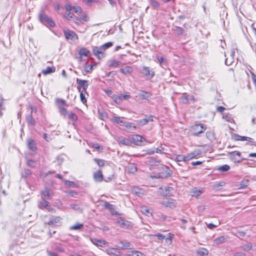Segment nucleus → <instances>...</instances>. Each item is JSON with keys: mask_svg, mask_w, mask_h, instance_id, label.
Listing matches in <instances>:
<instances>
[{"mask_svg": "<svg viewBox=\"0 0 256 256\" xmlns=\"http://www.w3.org/2000/svg\"><path fill=\"white\" fill-rule=\"evenodd\" d=\"M39 21L48 28H54L56 26L55 22L49 17L45 12L44 9H42L38 14Z\"/></svg>", "mask_w": 256, "mask_h": 256, "instance_id": "nucleus-1", "label": "nucleus"}, {"mask_svg": "<svg viewBox=\"0 0 256 256\" xmlns=\"http://www.w3.org/2000/svg\"><path fill=\"white\" fill-rule=\"evenodd\" d=\"M113 45L112 42L105 43L100 47L94 46L92 49V52L100 60L104 57V51L110 48Z\"/></svg>", "mask_w": 256, "mask_h": 256, "instance_id": "nucleus-2", "label": "nucleus"}, {"mask_svg": "<svg viewBox=\"0 0 256 256\" xmlns=\"http://www.w3.org/2000/svg\"><path fill=\"white\" fill-rule=\"evenodd\" d=\"M206 128V125L204 124H196L192 127V134L194 136H198L204 133Z\"/></svg>", "mask_w": 256, "mask_h": 256, "instance_id": "nucleus-3", "label": "nucleus"}, {"mask_svg": "<svg viewBox=\"0 0 256 256\" xmlns=\"http://www.w3.org/2000/svg\"><path fill=\"white\" fill-rule=\"evenodd\" d=\"M232 138L236 141H248L249 142L251 143L252 145H254L256 146V142H254V139L245 136H241L238 135V134H234L232 136Z\"/></svg>", "mask_w": 256, "mask_h": 256, "instance_id": "nucleus-4", "label": "nucleus"}, {"mask_svg": "<svg viewBox=\"0 0 256 256\" xmlns=\"http://www.w3.org/2000/svg\"><path fill=\"white\" fill-rule=\"evenodd\" d=\"M76 81L77 84L78 85L77 88L78 92H80V89L82 88V91L84 92V93H87L86 90L88 86V81L86 80H80L78 78H76Z\"/></svg>", "mask_w": 256, "mask_h": 256, "instance_id": "nucleus-5", "label": "nucleus"}, {"mask_svg": "<svg viewBox=\"0 0 256 256\" xmlns=\"http://www.w3.org/2000/svg\"><path fill=\"white\" fill-rule=\"evenodd\" d=\"M118 226L124 229H130L132 228V223L126 220L120 219L116 221Z\"/></svg>", "mask_w": 256, "mask_h": 256, "instance_id": "nucleus-6", "label": "nucleus"}, {"mask_svg": "<svg viewBox=\"0 0 256 256\" xmlns=\"http://www.w3.org/2000/svg\"><path fill=\"white\" fill-rule=\"evenodd\" d=\"M53 196L52 190L48 188H45L41 192V198L44 200H50Z\"/></svg>", "mask_w": 256, "mask_h": 256, "instance_id": "nucleus-7", "label": "nucleus"}, {"mask_svg": "<svg viewBox=\"0 0 256 256\" xmlns=\"http://www.w3.org/2000/svg\"><path fill=\"white\" fill-rule=\"evenodd\" d=\"M132 142L137 146H143L146 139L140 135L136 134L133 136L131 138Z\"/></svg>", "mask_w": 256, "mask_h": 256, "instance_id": "nucleus-8", "label": "nucleus"}, {"mask_svg": "<svg viewBox=\"0 0 256 256\" xmlns=\"http://www.w3.org/2000/svg\"><path fill=\"white\" fill-rule=\"evenodd\" d=\"M161 204L166 207H168L170 208H176L177 204L176 200L170 198L164 200L161 202Z\"/></svg>", "mask_w": 256, "mask_h": 256, "instance_id": "nucleus-9", "label": "nucleus"}, {"mask_svg": "<svg viewBox=\"0 0 256 256\" xmlns=\"http://www.w3.org/2000/svg\"><path fill=\"white\" fill-rule=\"evenodd\" d=\"M64 33L66 40H68L70 39L71 40H72L73 39L78 40V34L72 30H64Z\"/></svg>", "mask_w": 256, "mask_h": 256, "instance_id": "nucleus-10", "label": "nucleus"}, {"mask_svg": "<svg viewBox=\"0 0 256 256\" xmlns=\"http://www.w3.org/2000/svg\"><path fill=\"white\" fill-rule=\"evenodd\" d=\"M141 73L150 78H152L155 75V72L154 71L151 70L150 67L145 66L142 67Z\"/></svg>", "mask_w": 256, "mask_h": 256, "instance_id": "nucleus-11", "label": "nucleus"}, {"mask_svg": "<svg viewBox=\"0 0 256 256\" xmlns=\"http://www.w3.org/2000/svg\"><path fill=\"white\" fill-rule=\"evenodd\" d=\"M105 252L109 254L114 256H122L121 255V252L120 250L117 248H106L105 250Z\"/></svg>", "mask_w": 256, "mask_h": 256, "instance_id": "nucleus-12", "label": "nucleus"}, {"mask_svg": "<svg viewBox=\"0 0 256 256\" xmlns=\"http://www.w3.org/2000/svg\"><path fill=\"white\" fill-rule=\"evenodd\" d=\"M27 146L28 149L32 152H35L37 149L36 141L32 138L27 140Z\"/></svg>", "mask_w": 256, "mask_h": 256, "instance_id": "nucleus-13", "label": "nucleus"}, {"mask_svg": "<svg viewBox=\"0 0 256 256\" xmlns=\"http://www.w3.org/2000/svg\"><path fill=\"white\" fill-rule=\"evenodd\" d=\"M103 174L101 170H98L94 174V179L95 182H100L102 181Z\"/></svg>", "mask_w": 256, "mask_h": 256, "instance_id": "nucleus-14", "label": "nucleus"}, {"mask_svg": "<svg viewBox=\"0 0 256 256\" xmlns=\"http://www.w3.org/2000/svg\"><path fill=\"white\" fill-rule=\"evenodd\" d=\"M119 244L122 246H120L122 250L132 249V245L128 242L120 241Z\"/></svg>", "mask_w": 256, "mask_h": 256, "instance_id": "nucleus-15", "label": "nucleus"}, {"mask_svg": "<svg viewBox=\"0 0 256 256\" xmlns=\"http://www.w3.org/2000/svg\"><path fill=\"white\" fill-rule=\"evenodd\" d=\"M61 218L60 216H51L49 220L47 222V224L50 226L58 223Z\"/></svg>", "mask_w": 256, "mask_h": 256, "instance_id": "nucleus-16", "label": "nucleus"}, {"mask_svg": "<svg viewBox=\"0 0 256 256\" xmlns=\"http://www.w3.org/2000/svg\"><path fill=\"white\" fill-rule=\"evenodd\" d=\"M229 154H230V156H231V158L232 160H235V162H241L244 160V158H240L238 160H236V156H238L239 157L240 156L241 153L240 152L234 151V152H230L229 153Z\"/></svg>", "mask_w": 256, "mask_h": 256, "instance_id": "nucleus-17", "label": "nucleus"}, {"mask_svg": "<svg viewBox=\"0 0 256 256\" xmlns=\"http://www.w3.org/2000/svg\"><path fill=\"white\" fill-rule=\"evenodd\" d=\"M208 254V252L207 249L201 248L197 250L196 256H207Z\"/></svg>", "mask_w": 256, "mask_h": 256, "instance_id": "nucleus-18", "label": "nucleus"}, {"mask_svg": "<svg viewBox=\"0 0 256 256\" xmlns=\"http://www.w3.org/2000/svg\"><path fill=\"white\" fill-rule=\"evenodd\" d=\"M120 71L123 74L126 75L132 73L133 71V68L130 66H126L124 68H120Z\"/></svg>", "mask_w": 256, "mask_h": 256, "instance_id": "nucleus-19", "label": "nucleus"}, {"mask_svg": "<svg viewBox=\"0 0 256 256\" xmlns=\"http://www.w3.org/2000/svg\"><path fill=\"white\" fill-rule=\"evenodd\" d=\"M226 236H220L214 239V243L216 245H218L224 242L226 240Z\"/></svg>", "mask_w": 256, "mask_h": 256, "instance_id": "nucleus-20", "label": "nucleus"}, {"mask_svg": "<svg viewBox=\"0 0 256 256\" xmlns=\"http://www.w3.org/2000/svg\"><path fill=\"white\" fill-rule=\"evenodd\" d=\"M118 142L126 146H130L132 140L126 138L120 137L118 138Z\"/></svg>", "mask_w": 256, "mask_h": 256, "instance_id": "nucleus-21", "label": "nucleus"}, {"mask_svg": "<svg viewBox=\"0 0 256 256\" xmlns=\"http://www.w3.org/2000/svg\"><path fill=\"white\" fill-rule=\"evenodd\" d=\"M92 243L97 246H103L106 244V242L104 240H100L96 238H93L92 240Z\"/></svg>", "mask_w": 256, "mask_h": 256, "instance_id": "nucleus-22", "label": "nucleus"}, {"mask_svg": "<svg viewBox=\"0 0 256 256\" xmlns=\"http://www.w3.org/2000/svg\"><path fill=\"white\" fill-rule=\"evenodd\" d=\"M78 54L80 56H90V51L84 48H81L78 52Z\"/></svg>", "mask_w": 256, "mask_h": 256, "instance_id": "nucleus-23", "label": "nucleus"}, {"mask_svg": "<svg viewBox=\"0 0 256 256\" xmlns=\"http://www.w3.org/2000/svg\"><path fill=\"white\" fill-rule=\"evenodd\" d=\"M151 96L150 93L146 91H142V92L138 94V96L143 100H148Z\"/></svg>", "mask_w": 256, "mask_h": 256, "instance_id": "nucleus-24", "label": "nucleus"}, {"mask_svg": "<svg viewBox=\"0 0 256 256\" xmlns=\"http://www.w3.org/2000/svg\"><path fill=\"white\" fill-rule=\"evenodd\" d=\"M50 204V203L46 201V200L42 199L38 203V206L40 208H45L46 209Z\"/></svg>", "mask_w": 256, "mask_h": 256, "instance_id": "nucleus-25", "label": "nucleus"}, {"mask_svg": "<svg viewBox=\"0 0 256 256\" xmlns=\"http://www.w3.org/2000/svg\"><path fill=\"white\" fill-rule=\"evenodd\" d=\"M55 71H56V68L54 66H52V67L48 66L46 68V70H42V73L44 75H46V74L54 72Z\"/></svg>", "mask_w": 256, "mask_h": 256, "instance_id": "nucleus-26", "label": "nucleus"}, {"mask_svg": "<svg viewBox=\"0 0 256 256\" xmlns=\"http://www.w3.org/2000/svg\"><path fill=\"white\" fill-rule=\"evenodd\" d=\"M252 245L251 243L248 242L245 244H244L240 246V248L246 252H249L252 249Z\"/></svg>", "mask_w": 256, "mask_h": 256, "instance_id": "nucleus-27", "label": "nucleus"}, {"mask_svg": "<svg viewBox=\"0 0 256 256\" xmlns=\"http://www.w3.org/2000/svg\"><path fill=\"white\" fill-rule=\"evenodd\" d=\"M32 171L28 168H24L21 173L22 177L24 178H26L28 176L32 175Z\"/></svg>", "mask_w": 256, "mask_h": 256, "instance_id": "nucleus-28", "label": "nucleus"}, {"mask_svg": "<svg viewBox=\"0 0 256 256\" xmlns=\"http://www.w3.org/2000/svg\"><path fill=\"white\" fill-rule=\"evenodd\" d=\"M56 104L58 107H60V106H62V104L66 106H68V104H66V101L60 98H56Z\"/></svg>", "mask_w": 256, "mask_h": 256, "instance_id": "nucleus-29", "label": "nucleus"}, {"mask_svg": "<svg viewBox=\"0 0 256 256\" xmlns=\"http://www.w3.org/2000/svg\"><path fill=\"white\" fill-rule=\"evenodd\" d=\"M148 162L150 166H157L160 162V160L153 157L150 158Z\"/></svg>", "mask_w": 256, "mask_h": 256, "instance_id": "nucleus-30", "label": "nucleus"}, {"mask_svg": "<svg viewBox=\"0 0 256 256\" xmlns=\"http://www.w3.org/2000/svg\"><path fill=\"white\" fill-rule=\"evenodd\" d=\"M26 121L28 125L34 126L36 124L34 119L32 118L31 114L26 116Z\"/></svg>", "mask_w": 256, "mask_h": 256, "instance_id": "nucleus-31", "label": "nucleus"}, {"mask_svg": "<svg viewBox=\"0 0 256 256\" xmlns=\"http://www.w3.org/2000/svg\"><path fill=\"white\" fill-rule=\"evenodd\" d=\"M112 98L114 101L118 104H120L123 100L122 98L120 96V94L119 95H113Z\"/></svg>", "mask_w": 256, "mask_h": 256, "instance_id": "nucleus-32", "label": "nucleus"}, {"mask_svg": "<svg viewBox=\"0 0 256 256\" xmlns=\"http://www.w3.org/2000/svg\"><path fill=\"white\" fill-rule=\"evenodd\" d=\"M188 154L189 156H190V158L192 160V158H196L198 156H200V152L199 150H194Z\"/></svg>", "mask_w": 256, "mask_h": 256, "instance_id": "nucleus-33", "label": "nucleus"}, {"mask_svg": "<svg viewBox=\"0 0 256 256\" xmlns=\"http://www.w3.org/2000/svg\"><path fill=\"white\" fill-rule=\"evenodd\" d=\"M181 102L184 104H187L189 103L190 96L189 95H184L180 98Z\"/></svg>", "mask_w": 256, "mask_h": 256, "instance_id": "nucleus-34", "label": "nucleus"}, {"mask_svg": "<svg viewBox=\"0 0 256 256\" xmlns=\"http://www.w3.org/2000/svg\"><path fill=\"white\" fill-rule=\"evenodd\" d=\"M149 2L153 9H156L160 6L159 3L155 0H149Z\"/></svg>", "mask_w": 256, "mask_h": 256, "instance_id": "nucleus-35", "label": "nucleus"}, {"mask_svg": "<svg viewBox=\"0 0 256 256\" xmlns=\"http://www.w3.org/2000/svg\"><path fill=\"white\" fill-rule=\"evenodd\" d=\"M123 126H125L127 128L130 129V130L133 129L134 130H136V126H135L134 125V124L132 123V122H124Z\"/></svg>", "mask_w": 256, "mask_h": 256, "instance_id": "nucleus-36", "label": "nucleus"}, {"mask_svg": "<svg viewBox=\"0 0 256 256\" xmlns=\"http://www.w3.org/2000/svg\"><path fill=\"white\" fill-rule=\"evenodd\" d=\"M84 228L83 224H77L75 225L72 226L70 227V230H80Z\"/></svg>", "mask_w": 256, "mask_h": 256, "instance_id": "nucleus-37", "label": "nucleus"}, {"mask_svg": "<svg viewBox=\"0 0 256 256\" xmlns=\"http://www.w3.org/2000/svg\"><path fill=\"white\" fill-rule=\"evenodd\" d=\"M98 112L100 119L104 120L105 118H108L107 113L104 110H98Z\"/></svg>", "mask_w": 256, "mask_h": 256, "instance_id": "nucleus-38", "label": "nucleus"}, {"mask_svg": "<svg viewBox=\"0 0 256 256\" xmlns=\"http://www.w3.org/2000/svg\"><path fill=\"white\" fill-rule=\"evenodd\" d=\"M68 118L73 121H76L78 119L77 115L72 112L68 113Z\"/></svg>", "mask_w": 256, "mask_h": 256, "instance_id": "nucleus-39", "label": "nucleus"}, {"mask_svg": "<svg viewBox=\"0 0 256 256\" xmlns=\"http://www.w3.org/2000/svg\"><path fill=\"white\" fill-rule=\"evenodd\" d=\"M59 109V112L62 116H66L68 114V112L66 108H64L62 106H60L58 107Z\"/></svg>", "mask_w": 256, "mask_h": 256, "instance_id": "nucleus-40", "label": "nucleus"}, {"mask_svg": "<svg viewBox=\"0 0 256 256\" xmlns=\"http://www.w3.org/2000/svg\"><path fill=\"white\" fill-rule=\"evenodd\" d=\"M230 169V166L228 164L223 165L218 168V170L220 172H227Z\"/></svg>", "mask_w": 256, "mask_h": 256, "instance_id": "nucleus-41", "label": "nucleus"}, {"mask_svg": "<svg viewBox=\"0 0 256 256\" xmlns=\"http://www.w3.org/2000/svg\"><path fill=\"white\" fill-rule=\"evenodd\" d=\"M114 121L116 123L120 124V126H124V122L121 120V118L120 116H114Z\"/></svg>", "mask_w": 256, "mask_h": 256, "instance_id": "nucleus-42", "label": "nucleus"}, {"mask_svg": "<svg viewBox=\"0 0 256 256\" xmlns=\"http://www.w3.org/2000/svg\"><path fill=\"white\" fill-rule=\"evenodd\" d=\"M96 66V64L95 63L93 64H91V65H90L88 66H86L84 67L85 71L88 73H90L93 70V67Z\"/></svg>", "mask_w": 256, "mask_h": 256, "instance_id": "nucleus-43", "label": "nucleus"}, {"mask_svg": "<svg viewBox=\"0 0 256 256\" xmlns=\"http://www.w3.org/2000/svg\"><path fill=\"white\" fill-rule=\"evenodd\" d=\"M73 10L74 12L77 14L78 16H80L82 10L80 6H74Z\"/></svg>", "mask_w": 256, "mask_h": 256, "instance_id": "nucleus-44", "label": "nucleus"}, {"mask_svg": "<svg viewBox=\"0 0 256 256\" xmlns=\"http://www.w3.org/2000/svg\"><path fill=\"white\" fill-rule=\"evenodd\" d=\"M26 164L28 166L31 168H34L36 166V162H35L31 159H29L27 160Z\"/></svg>", "mask_w": 256, "mask_h": 256, "instance_id": "nucleus-45", "label": "nucleus"}, {"mask_svg": "<svg viewBox=\"0 0 256 256\" xmlns=\"http://www.w3.org/2000/svg\"><path fill=\"white\" fill-rule=\"evenodd\" d=\"M94 161L100 167H102L104 166V161L102 160L98 159V158H94Z\"/></svg>", "mask_w": 256, "mask_h": 256, "instance_id": "nucleus-46", "label": "nucleus"}, {"mask_svg": "<svg viewBox=\"0 0 256 256\" xmlns=\"http://www.w3.org/2000/svg\"><path fill=\"white\" fill-rule=\"evenodd\" d=\"M104 207L111 210H114V206L113 204H110L107 202H104Z\"/></svg>", "mask_w": 256, "mask_h": 256, "instance_id": "nucleus-47", "label": "nucleus"}, {"mask_svg": "<svg viewBox=\"0 0 256 256\" xmlns=\"http://www.w3.org/2000/svg\"><path fill=\"white\" fill-rule=\"evenodd\" d=\"M70 207L76 210H78L80 212H82V209L78 206V204H70Z\"/></svg>", "mask_w": 256, "mask_h": 256, "instance_id": "nucleus-48", "label": "nucleus"}, {"mask_svg": "<svg viewBox=\"0 0 256 256\" xmlns=\"http://www.w3.org/2000/svg\"><path fill=\"white\" fill-rule=\"evenodd\" d=\"M80 100L81 102L83 103V104H85L86 102V99L85 97V94L86 93H84V92L83 91H82V92H80Z\"/></svg>", "mask_w": 256, "mask_h": 256, "instance_id": "nucleus-49", "label": "nucleus"}, {"mask_svg": "<svg viewBox=\"0 0 256 256\" xmlns=\"http://www.w3.org/2000/svg\"><path fill=\"white\" fill-rule=\"evenodd\" d=\"M248 180H244L240 182V188H243L248 186Z\"/></svg>", "mask_w": 256, "mask_h": 256, "instance_id": "nucleus-50", "label": "nucleus"}, {"mask_svg": "<svg viewBox=\"0 0 256 256\" xmlns=\"http://www.w3.org/2000/svg\"><path fill=\"white\" fill-rule=\"evenodd\" d=\"M192 190H196V191H193L192 192L193 194H192V196L197 197V196H199L202 193V190H198L197 191L196 188H194Z\"/></svg>", "mask_w": 256, "mask_h": 256, "instance_id": "nucleus-51", "label": "nucleus"}, {"mask_svg": "<svg viewBox=\"0 0 256 256\" xmlns=\"http://www.w3.org/2000/svg\"><path fill=\"white\" fill-rule=\"evenodd\" d=\"M141 212L146 216H148L149 214H151L149 209L146 206L142 207Z\"/></svg>", "mask_w": 256, "mask_h": 256, "instance_id": "nucleus-52", "label": "nucleus"}, {"mask_svg": "<svg viewBox=\"0 0 256 256\" xmlns=\"http://www.w3.org/2000/svg\"><path fill=\"white\" fill-rule=\"evenodd\" d=\"M174 31L176 32L178 36H180L183 34L184 30L180 27L176 26Z\"/></svg>", "mask_w": 256, "mask_h": 256, "instance_id": "nucleus-53", "label": "nucleus"}, {"mask_svg": "<svg viewBox=\"0 0 256 256\" xmlns=\"http://www.w3.org/2000/svg\"><path fill=\"white\" fill-rule=\"evenodd\" d=\"M120 63L121 62L120 61L113 60L111 62V63L110 64V66L117 67L120 64Z\"/></svg>", "mask_w": 256, "mask_h": 256, "instance_id": "nucleus-54", "label": "nucleus"}, {"mask_svg": "<svg viewBox=\"0 0 256 256\" xmlns=\"http://www.w3.org/2000/svg\"><path fill=\"white\" fill-rule=\"evenodd\" d=\"M72 20H74V22L78 26H80L82 24V22L80 19V18H79L75 16Z\"/></svg>", "mask_w": 256, "mask_h": 256, "instance_id": "nucleus-55", "label": "nucleus"}, {"mask_svg": "<svg viewBox=\"0 0 256 256\" xmlns=\"http://www.w3.org/2000/svg\"><path fill=\"white\" fill-rule=\"evenodd\" d=\"M148 121L149 120L147 118L142 119L138 121V124L141 126H144L146 124Z\"/></svg>", "mask_w": 256, "mask_h": 256, "instance_id": "nucleus-56", "label": "nucleus"}, {"mask_svg": "<svg viewBox=\"0 0 256 256\" xmlns=\"http://www.w3.org/2000/svg\"><path fill=\"white\" fill-rule=\"evenodd\" d=\"M154 236L157 237L158 240H162L166 238V236L164 235L161 234H159V233L154 234Z\"/></svg>", "mask_w": 256, "mask_h": 256, "instance_id": "nucleus-57", "label": "nucleus"}, {"mask_svg": "<svg viewBox=\"0 0 256 256\" xmlns=\"http://www.w3.org/2000/svg\"><path fill=\"white\" fill-rule=\"evenodd\" d=\"M80 20H82L84 22H88L89 20V18L85 13L82 14H80Z\"/></svg>", "mask_w": 256, "mask_h": 256, "instance_id": "nucleus-58", "label": "nucleus"}, {"mask_svg": "<svg viewBox=\"0 0 256 256\" xmlns=\"http://www.w3.org/2000/svg\"><path fill=\"white\" fill-rule=\"evenodd\" d=\"M64 184L68 186L69 187H74L75 186V184L73 182L69 181L68 180H66L64 182Z\"/></svg>", "mask_w": 256, "mask_h": 256, "instance_id": "nucleus-59", "label": "nucleus"}, {"mask_svg": "<svg viewBox=\"0 0 256 256\" xmlns=\"http://www.w3.org/2000/svg\"><path fill=\"white\" fill-rule=\"evenodd\" d=\"M93 148H96V150H102L103 148V147L100 146L98 144L95 143L93 144L92 146Z\"/></svg>", "mask_w": 256, "mask_h": 256, "instance_id": "nucleus-60", "label": "nucleus"}, {"mask_svg": "<svg viewBox=\"0 0 256 256\" xmlns=\"http://www.w3.org/2000/svg\"><path fill=\"white\" fill-rule=\"evenodd\" d=\"M137 170V168H136L134 164H132V166H131L129 170H128V172H130V173H134L135 172H136Z\"/></svg>", "mask_w": 256, "mask_h": 256, "instance_id": "nucleus-61", "label": "nucleus"}, {"mask_svg": "<svg viewBox=\"0 0 256 256\" xmlns=\"http://www.w3.org/2000/svg\"><path fill=\"white\" fill-rule=\"evenodd\" d=\"M74 16V14L70 12H69L66 16V18L69 20H72Z\"/></svg>", "mask_w": 256, "mask_h": 256, "instance_id": "nucleus-62", "label": "nucleus"}, {"mask_svg": "<svg viewBox=\"0 0 256 256\" xmlns=\"http://www.w3.org/2000/svg\"><path fill=\"white\" fill-rule=\"evenodd\" d=\"M206 136L209 140H212L214 136V132H206Z\"/></svg>", "mask_w": 256, "mask_h": 256, "instance_id": "nucleus-63", "label": "nucleus"}, {"mask_svg": "<svg viewBox=\"0 0 256 256\" xmlns=\"http://www.w3.org/2000/svg\"><path fill=\"white\" fill-rule=\"evenodd\" d=\"M250 73L252 76V80L253 82L254 85H256V74L252 71L250 72Z\"/></svg>", "mask_w": 256, "mask_h": 256, "instance_id": "nucleus-64", "label": "nucleus"}]
</instances>
